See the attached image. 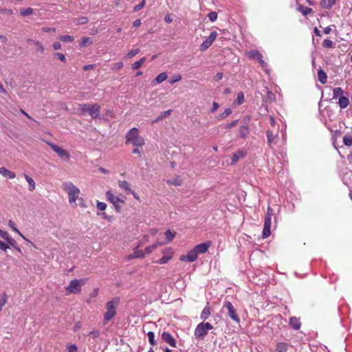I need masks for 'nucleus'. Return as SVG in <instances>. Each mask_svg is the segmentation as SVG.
Returning <instances> with one entry per match:
<instances>
[{"instance_id":"nucleus-26","label":"nucleus","mask_w":352,"mask_h":352,"mask_svg":"<svg viewBox=\"0 0 352 352\" xmlns=\"http://www.w3.org/2000/svg\"><path fill=\"white\" fill-rule=\"evenodd\" d=\"M166 183L168 185H173L175 186H179L182 184V180L179 177H176L172 179H168L166 181Z\"/></svg>"},{"instance_id":"nucleus-16","label":"nucleus","mask_w":352,"mask_h":352,"mask_svg":"<svg viewBox=\"0 0 352 352\" xmlns=\"http://www.w3.org/2000/svg\"><path fill=\"white\" fill-rule=\"evenodd\" d=\"M0 174L9 179H14L16 177V174L14 172L9 170L5 167L0 168Z\"/></svg>"},{"instance_id":"nucleus-52","label":"nucleus","mask_w":352,"mask_h":352,"mask_svg":"<svg viewBox=\"0 0 352 352\" xmlns=\"http://www.w3.org/2000/svg\"><path fill=\"white\" fill-rule=\"evenodd\" d=\"M145 3H146V1L145 0H142L139 4L136 5L134 8H133V11L134 12H138L139 10H140L141 9H142L145 5Z\"/></svg>"},{"instance_id":"nucleus-64","label":"nucleus","mask_w":352,"mask_h":352,"mask_svg":"<svg viewBox=\"0 0 352 352\" xmlns=\"http://www.w3.org/2000/svg\"><path fill=\"white\" fill-rule=\"evenodd\" d=\"M88 335L91 336L93 338H97L100 336V331L98 330H94L90 331Z\"/></svg>"},{"instance_id":"nucleus-1","label":"nucleus","mask_w":352,"mask_h":352,"mask_svg":"<svg viewBox=\"0 0 352 352\" xmlns=\"http://www.w3.org/2000/svg\"><path fill=\"white\" fill-rule=\"evenodd\" d=\"M62 188L68 195V201L70 204L76 206V200L79 198L80 190L71 182H65L62 184Z\"/></svg>"},{"instance_id":"nucleus-34","label":"nucleus","mask_w":352,"mask_h":352,"mask_svg":"<svg viewBox=\"0 0 352 352\" xmlns=\"http://www.w3.org/2000/svg\"><path fill=\"white\" fill-rule=\"evenodd\" d=\"M165 236L167 242H170L173 240V239L175 236L176 232H171L170 230H167L165 232Z\"/></svg>"},{"instance_id":"nucleus-6","label":"nucleus","mask_w":352,"mask_h":352,"mask_svg":"<svg viewBox=\"0 0 352 352\" xmlns=\"http://www.w3.org/2000/svg\"><path fill=\"white\" fill-rule=\"evenodd\" d=\"M217 36V33L215 31H213L210 33V36L200 45L199 50L201 52L206 51L214 42L216 37Z\"/></svg>"},{"instance_id":"nucleus-17","label":"nucleus","mask_w":352,"mask_h":352,"mask_svg":"<svg viewBox=\"0 0 352 352\" xmlns=\"http://www.w3.org/2000/svg\"><path fill=\"white\" fill-rule=\"evenodd\" d=\"M250 133V128L247 125L241 126L239 129V135L243 139H245Z\"/></svg>"},{"instance_id":"nucleus-54","label":"nucleus","mask_w":352,"mask_h":352,"mask_svg":"<svg viewBox=\"0 0 352 352\" xmlns=\"http://www.w3.org/2000/svg\"><path fill=\"white\" fill-rule=\"evenodd\" d=\"M67 352H78V347L76 344H69L67 346Z\"/></svg>"},{"instance_id":"nucleus-60","label":"nucleus","mask_w":352,"mask_h":352,"mask_svg":"<svg viewBox=\"0 0 352 352\" xmlns=\"http://www.w3.org/2000/svg\"><path fill=\"white\" fill-rule=\"evenodd\" d=\"M171 110L165 111L162 113V114L157 118V119L155 121L160 120L163 119L164 118L169 116L170 114Z\"/></svg>"},{"instance_id":"nucleus-9","label":"nucleus","mask_w":352,"mask_h":352,"mask_svg":"<svg viewBox=\"0 0 352 352\" xmlns=\"http://www.w3.org/2000/svg\"><path fill=\"white\" fill-rule=\"evenodd\" d=\"M198 258V254L194 248L188 252L186 255H182L180 257V260L187 262H194Z\"/></svg>"},{"instance_id":"nucleus-10","label":"nucleus","mask_w":352,"mask_h":352,"mask_svg":"<svg viewBox=\"0 0 352 352\" xmlns=\"http://www.w3.org/2000/svg\"><path fill=\"white\" fill-rule=\"evenodd\" d=\"M101 107L99 104L95 103L93 104H90V107L89 109V114L90 116L95 119L97 118L100 113Z\"/></svg>"},{"instance_id":"nucleus-28","label":"nucleus","mask_w":352,"mask_h":352,"mask_svg":"<svg viewBox=\"0 0 352 352\" xmlns=\"http://www.w3.org/2000/svg\"><path fill=\"white\" fill-rule=\"evenodd\" d=\"M146 58L143 57V58H140L138 61H136L134 63H133L131 65L132 69L136 70V69H138L139 68H140L144 64V63L146 62Z\"/></svg>"},{"instance_id":"nucleus-56","label":"nucleus","mask_w":352,"mask_h":352,"mask_svg":"<svg viewBox=\"0 0 352 352\" xmlns=\"http://www.w3.org/2000/svg\"><path fill=\"white\" fill-rule=\"evenodd\" d=\"M96 206L97 208L101 211H104L107 208V204L104 202L98 201Z\"/></svg>"},{"instance_id":"nucleus-19","label":"nucleus","mask_w":352,"mask_h":352,"mask_svg":"<svg viewBox=\"0 0 352 352\" xmlns=\"http://www.w3.org/2000/svg\"><path fill=\"white\" fill-rule=\"evenodd\" d=\"M145 251L143 252L142 250H135L133 254L128 256V260H131L134 258H143L145 256Z\"/></svg>"},{"instance_id":"nucleus-43","label":"nucleus","mask_w":352,"mask_h":352,"mask_svg":"<svg viewBox=\"0 0 352 352\" xmlns=\"http://www.w3.org/2000/svg\"><path fill=\"white\" fill-rule=\"evenodd\" d=\"M89 107L90 104L86 103L78 104V110L81 111L82 112H89Z\"/></svg>"},{"instance_id":"nucleus-57","label":"nucleus","mask_w":352,"mask_h":352,"mask_svg":"<svg viewBox=\"0 0 352 352\" xmlns=\"http://www.w3.org/2000/svg\"><path fill=\"white\" fill-rule=\"evenodd\" d=\"M210 315V309H203L201 318L202 319H207L208 316Z\"/></svg>"},{"instance_id":"nucleus-20","label":"nucleus","mask_w":352,"mask_h":352,"mask_svg":"<svg viewBox=\"0 0 352 352\" xmlns=\"http://www.w3.org/2000/svg\"><path fill=\"white\" fill-rule=\"evenodd\" d=\"M336 0H321V6L324 8L329 10L331 7L336 4Z\"/></svg>"},{"instance_id":"nucleus-14","label":"nucleus","mask_w":352,"mask_h":352,"mask_svg":"<svg viewBox=\"0 0 352 352\" xmlns=\"http://www.w3.org/2000/svg\"><path fill=\"white\" fill-rule=\"evenodd\" d=\"M289 324L290 327L294 330H299L301 327V322L300 321V318H296L295 316L291 317L289 318Z\"/></svg>"},{"instance_id":"nucleus-23","label":"nucleus","mask_w":352,"mask_h":352,"mask_svg":"<svg viewBox=\"0 0 352 352\" xmlns=\"http://www.w3.org/2000/svg\"><path fill=\"white\" fill-rule=\"evenodd\" d=\"M248 57L252 59L259 60L260 58H263L262 54L257 50H252L247 53Z\"/></svg>"},{"instance_id":"nucleus-27","label":"nucleus","mask_w":352,"mask_h":352,"mask_svg":"<svg viewBox=\"0 0 352 352\" xmlns=\"http://www.w3.org/2000/svg\"><path fill=\"white\" fill-rule=\"evenodd\" d=\"M318 80L322 84H325L327 82V76L326 73L323 70L320 69L318 72Z\"/></svg>"},{"instance_id":"nucleus-46","label":"nucleus","mask_w":352,"mask_h":352,"mask_svg":"<svg viewBox=\"0 0 352 352\" xmlns=\"http://www.w3.org/2000/svg\"><path fill=\"white\" fill-rule=\"evenodd\" d=\"M343 142L346 146H350L352 145V135H345L343 138Z\"/></svg>"},{"instance_id":"nucleus-22","label":"nucleus","mask_w":352,"mask_h":352,"mask_svg":"<svg viewBox=\"0 0 352 352\" xmlns=\"http://www.w3.org/2000/svg\"><path fill=\"white\" fill-rule=\"evenodd\" d=\"M120 302V298L119 297H115L107 303L106 308H116L119 306Z\"/></svg>"},{"instance_id":"nucleus-63","label":"nucleus","mask_w":352,"mask_h":352,"mask_svg":"<svg viewBox=\"0 0 352 352\" xmlns=\"http://www.w3.org/2000/svg\"><path fill=\"white\" fill-rule=\"evenodd\" d=\"M9 245H12V247H15L16 245V241L14 238L10 236L7 241H6Z\"/></svg>"},{"instance_id":"nucleus-7","label":"nucleus","mask_w":352,"mask_h":352,"mask_svg":"<svg viewBox=\"0 0 352 352\" xmlns=\"http://www.w3.org/2000/svg\"><path fill=\"white\" fill-rule=\"evenodd\" d=\"M48 144L60 157L69 159L70 155L66 150L54 144L49 143Z\"/></svg>"},{"instance_id":"nucleus-51","label":"nucleus","mask_w":352,"mask_h":352,"mask_svg":"<svg viewBox=\"0 0 352 352\" xmlns=\"http://www.w3.org/2000/svg\"><path fill=\"white\" fill-rule=\"evenodd\" d=\"M236 101V102L239 104H241L242 103H243V102H244V94H243V92L238 93Z\"/></svg>"},{"instance_id":"nucleus-48","label":"nucleus","mask_w":352,"mask_h":352,"mask_svg":"<svg viewBox=\"0 0 352 352\" xmlns=\"http://www.w3.org/2000/svg\"><path fill=\"white\" fill-rule=\"evenodd\" d=\"M322 45L325 48H331L333 47V43L329 39H324L322 43Z\"/></svg>"},{"instance_id":"nucleus-25","label":"nucleus","mask_w":352,"mask_h":352,"mask_svg":"<svg viewBox=\"0 0 352 352\" xmlns=\"http://www.w3.org/2000/svg\"><path fill=\"white\" fill-rule=\"evenodd\" d=\"M349 104V100L348 98L345 96H340L338 101V104L341 109H344L347 107Z\"/></svg>"},{"instance_id":"nucleus-37","label":"nucleus","mask_w":352,"mask_h":352,"mask_svg":"<svg viewBox=\"0 0 352 352\" xmlns=\"http://www.w3.org/2000/svg\"><path fill=\"white\" fill-rule=\"evenodd\" d=\"M228 315L229 316L236 322H239V318L238 317V315L236 312V309H228Z\"/></svg>"},{"instance_id":"nucleus-62","label":"nucleus","mask_w":352,"mask_h":352,"mask_svg":"<svg viewBox=\"0 0 352 352\" xmlns=\"http://www.w3.org/2000/svg\"><path fill=\"white\" fill-rule=\"evenodd\" d=\"M0 12L3 14H8V15L12 14V13H13L12 10L11 9H8V8H6L1 9Z\"/></svg>"},{"instance_id":"nucleus-21","label":"nucleus","mask_w":352,"mask_h":352,"mask_svg":"<svg viewBox=\"0 0 352 352\" xmlns=\"http://www.w3.org/2000/svg\"><path fill=\"white\" fill-rule=\"evenodd\" d=\"M26 41L28 43L36 44V45L37 46L36 51L39 52L40 53L44 52V50H45L44 47L43 46V45L41 44V43L40 41H36V40H33L31 38H28Z\"/></svg>"},{"instance_id":"nucleus-13","label":"nucleus","mask_w":352,"mask_h":352,"mask_svg":"<svg viewBox=\"0 0 352 352\" xmlns=\"http://www.w3.org/2000/svg\"><path fill=\"white\" fill-rule=\"evenodd\" d=\"M266 135L267 144L270 148H272V144L276 143V140L278 138V133H274L272 131L267 130L266 131Z\"/></svg>"},{"instance_id":"nucleus-31","label":"nucleus","mask_w":352,"mask_h":352,"mask_svg":"<svg viewBox=\"0 0 352 352\" xmlns=\"http://www.w3.org/2000/svg\"><path fill=\"white\" fill-rule=\"evenodd\" d=\"M232 111L230 108H226L222 113L219 114L217 117V118L219 120H223L226 118H227L229 115H230L232 113Z\"/></svg>"},{"instance_id":"nucleus-50","label":"nucleus","mask_w":352,"mask_h":352,"mask_svg":"<svg viewBox=\"0 0 352 352\" xmlns=\"http://www.w3.org/2000/svg\"><path fill=\"white\" fill-rule=\"evenodd\" d=\"M123 65L124 64L122 62H117L112 64L111 69L118 71L121 69L123 67Z\"/></svg>"},{"instance_id":"nucleus-44","label":"nucleus","mask_w":352,"mask_h":352,"mask_svg":"<svg viewBox=\"0 0 352 352\" xmlns=\"http://www.w3.org/2000/svg\"><path fill=\"white\" fill-rule=\"evenodd\" d=\"M147 336H148V342L149 343L153 345V346H155L156 345V342L155 340V334L152 331H149L148 333H147Z\"/></svg>"},{"instance_id":"nucleus-58","label":"nucleus","mask_w":352,"mask_h":352,"mask_svg":"<svg viewBox=\"0 0 352 352\" xmlns=\"http://www.w3.org/2000/svg\"><path fill=\"white\" fill-rule=\"evenodd\" d=\"M209 19L211 21H214L217 20V14L216 12H210L208 15Z\"/></svg>"},{"instance_id":"nucleus-38","label":"nucleus","mask_w":352,"mask_h":352,"mask_svg":"<svg viewBox=\"0 0 352 352\" xmlns=\"http://www.w3.org/2000/svg\"><path fill=\"white\" fill-rule=\"evenodd\" d=\"M182 76L181 74H173L170 79L169 80V83L173 85L177 82H179L182 80Z\"/></svg>"},{"instance_id":"nucleus-3","label":"nucleus","mask_w":352,"mask_h":352,"mask_svg":"<svg viewBox=\"0 0 352 352\" xmlns=\"http://www.w3.org/2000/svg\"><path fill=\"white\" fill-rule=\"evenodd\" d=\"M87 279H74L70 281L69 285L65 287V294H78L81 292L82 286L86 283Z\"/></svg>"},{"instance_id":"nucleus-5","label":"nucleus","mask_w":352,"mask_h":352,"mask_svg":"<svg viewBox=\"0 0 352 352\" xmlns=\"http://www.w3.org/2000/svg\"><path fill=\"white\" fill-rule=\"evenodd\" d=\"M107 199L113 204L117 212H120L122 210V204L124 201L118 196H115L111 191H107L106 193Z\"/></svg>"},{"instance_id":"nucleus-32","label":"nucleus","mask_w":352,"mask_h":352,"mask_svg":"<svg viewBox=\"0 0 352 352\" xmlns=\"http://www.w3.org/2000/svg\"><path fill=\"white\" fill-rule=\"evenodd\" d=\"M160 245H162V243H160L159 241H155L152 245L145 248V254H151L155 249H156Z\"/></svg>"},{"instance_id":"nucleus-41","label":"nucleus","mask_w":352,"mask_h":352,"mask_svg":"<svg viewBox=\"0 0 352 352\" xmlns=\"http://www.w3.org/2000/svg\"><path fill=\"white\" fill-rule=\"evenodd\" d=\"M93 43V40L90 37H85L82 38L81 43H80V46L82 47H85V46H87V45H90Z\"/></svg>"},{"instance_id":"nucleus-33","label":"nucleus","mask_w":352,"mask_h":352,"mask_svg":"<svg viewBox=\"0 0 352 352\" xmlns=\"http://www.w3.org/2000/svg\"><path fill=\"white\" fill-rule=\"evenodd\" d=\"M288 345L284 342H279L276 345V351L277 352H287V351Z\"/></svg>"},{"instance_id":"nucleus-42","label":"nucleus","mask_w":352,"mask_h":352,"mask_svg":"<svg viewBox=\"0 0 352 352\" xmlns=\"http://www.w3.org/2000/svg\"><path fill=\"white\" fill-rule=\"evenodd\" d=\"M298 10L304 15L306 16L312 12V9L308 7L300 6Z\"/></svg>"},{"instance_id":"nucleus-40","label":"nucleus","mask_w":352,"mask_h":352,"mask_svg":"<svg viewBox=\"0 0 352 352\" xmlns=\"http://www.w3.org/2000/svg\"><path fill=\"white\" fill-rule=\"evenodd\" d=\"M343 89L341 87H336L333 89V98L336 99L343 94Z\"/></svg>"},{"instance_id":"nucleus-59","label":"nucleus","mask_w":352,"mask_h":352,"mask_svg":"<svg viewBox=\"0 0 352 352\" xmlns=\"http://www.w3.org/2000/svg\"><path fill=\"white\" fill-rule=\"evenodd\" d=\"M10 248L9 245L6 244L5 242L0 240V250L3 252H7V250Z\"/></svg>"},{"instance_id":"nucleus-24","label":"nucleus","mask_w":352,"mask_h":352,"mask_svg":"<svg viewBox=\"0 0 352 352\" xmlns=\"http://www.w3.org/2000/svg\"><path fill=\"white\" fill-rule=\"evenodd\" d=\"M24 177L29 184V190L30 191L34 190L35 188H36V184H35V182L34 181V179L31 177H30L29 175H28L26 174L24 175Z\"/></svg>"},{"instance_id":"nucleus-35","label":"nucleus","mask_w":352,"mask_h":352,"mask_svg":"<svg viewBox=\"0 0 352 352\" xmlns=\"http://www.w3.org/2000/svg\"><path fill=\"white\" fill-rule=\"evenodd\" d=\"M167 78H168L167 74L166 72H162L157 76L155 80L157 83H161L163 81H164L165 80H166Z\"/></svg>"},{"instance_id":"nucleus-39","label":"nucleus","mask_w":352,"mask_h":352,"mask_svg":"<svg viewBox=\"0 0 352 352\" xmlns=\"http://www.w3.org/2000/svg\"><path fill=\"white\" fill-rule=\"evenodd\" d=\"M34 10L32 8H28L26 9H21L20 14L22 16H27L33 14Z\"/></svg>"},{"instance_id":"nucleus-12","label":"nucleus","mask_w":352,"mask_h":352,"mask_svg":"<svg viewBox=\"0 0 352 352\" xmlns=\"http://www.w3.org/2000/svg\"><path fill=\"white\" fill-rule=\"evenodd\" d=\"M162 338L164 342L173 347H176V341L173 336L168 332L164 331L162 334Z\"/></svg>"},{"instance_id":"nucleus-2","label":"nucleus","mask_w":352,"mask_h":352,"mask_svg":"<svg viewBox=\"0 0 352 352\" xmlns=\"http://www.w3.org/2000/svg\"><path fill=\"white\" fill-rule=\"evenodd\" d=\"M131 143L136 147L142 146L144 144V140L139 135L138 129L133 127L126 135V144Z\"/></svg>"},{"instance_id":"nucleus-53","label":"nucleus","mask_w":352,"mask_h":352,"mask_svg":"<svg viewBox=\"0 0 352 352\" xmlns=\"http://www.w3.org/2000/svg\"><path fill=\"white\" fill-rule=\"evenodd\" d=\"M239 122V120H233L232 122H231L230 123H228L227 124L225 125L224 128L226 129H230L233 127H234L235 126H236V124H238Z\"/></svg>"},{"instance_id":"nucleus-36","label":"nucleus","mask_w":352,"mask_h":352,"mask_svg":"<svg viewBox=\"0 0 352 352\" xmlns=\"http://www.w3.org/2000/svg\"><path fill=\"white\" fill-rule=\"evenodd\" d=\"M8 226H10V228L14 232H16V233L19 234L20 236L25 241H28V239L19 231V230L16 228V227L15 226V223H14V221H12V220H10L9 222H8Z\"/></svg>"},{"instance_id":"nucleus-8","label":"nucleus","mask_w":352,"mask_h":352,"mask_svg":"<svg viewBox=\"0 0 352 352\" xmlns=\"http://www.w3.org/2000/svg\"><path fill=\"white\" fill-rule=\"evenodd\" d=\"M271 224H272V218L267 217H265L263 229L262 232V237L263 239H266L271 234Z\"/></svg>"},{"instance_id":"nucleus-47","label":"nucleus","mask_w":352,"mask_h":352,"mask_svg":"<svg viewBox=\"0 0 352 352\" xmlns=\"http://www.w3.org/2000/svg\"><path fill=\"white\" fill-rule=\"evenodd\" d=\"M59 39L63 42H72L74 40V38L72 36L69 35H63L59 37Z\"/></svg>"},{"instance_id":"nucleus-15","label":"nucleus","mask_w":352,"mask_h":352,"mask_svg":"<svg viewBox=\"0 0 352 352\" xmlns=\"http://www.w3.org/2000/svg\"><path fill=\"white\" fill-rule=\"evenodd\" d=\"M246 155V151L244 150H239L233 153L232 157V164H236L240 158L244 157Z\"/></svg>"},{"instance_id":"nucleus-61","label":"nucleus","mask_w":352,"mask_h":352,"mask_svg":"<svg viewBox=\"0 0 352 352\" xmlns=\"http://www.w3.org/2000/svg\"><path fill=\"white\" fill-rule=\"evenodd\" d=\"M54 56L58 57L59 60H60L62 62L65 63L66 62V57L65 56L60 52H56L54 54Z\"/></svg>"},{"instance_id":"nucleus-4","label":"nucleus","mask_w":352,"mask_h":352,"mask_svg":"<svg viewBox=\"0 0 352 352\" xmlns=\"http://www.w3.org/2000/svg\"><path fill=\"white\" fill-rule=\"evenodd\" d=\"M212 328L213 326L209 322H201L195 330V336L196 338L203 339Z\"/></svg>"},{"instance_id":"nucleus-49","label":"nucleus","mask_w":352,"mask_h":352,"mask_svg":"<svg viewBox=\"0 0 352 352\" xmlns=\"http://www.w3.org/2000/svg\"><path fill=\"white\" fill-rule=\"evenodd\" d=\"M7 300H8V296L5 293L0 296V308L5 306V305L7 302Z\"/></svg>"},{"instance_id":"nucleus-11","label":"nucleus","mask_w":352,"mask_h":352,"mask_svg":"<svg viewBox=\"0 0 352 352\" xmlns=\"http://www.w3.org/2000/svg\"><path fill=\"white\" fill-rule=\"evenodd\" d=\"M211 245L210 241H206L205 243H202L200 244H198L195 245L193 248L195 250L197 253L199 254H204L206 253L208 250L210 246Z\"/></svg>"},{"instance_id":"nucleus-45","label":"nucleus","mask_w":352,"mask_h":352,"mask_svg":"<svg viewBox=\"0 0 352 352\" xmlns=\"http://www.w3.org/2000/svg\"><path fill=\"white\" fill-rule=\"evenodd\" d=\"M140 52V49L137 48V49H133L131 50H130L126 54V57L127 58H133V56H135V55H137L138 53Z\"/></svg>"},{"instance_id":"nucleus-18","label":"nucleus","mask_w":352,"mask_h":352,"mask_svg":"<svg viewBox=\"0 0 352 352\" xmlns=\"http://www.w3.org/2000/svg\"><path fill=\"white\" fill-rule=\"evenodd\" d=\"M116 315L115 309H108L104 315V324H107Z\"/></svg>"},{"instance_id":"nucleus-29","label":"nucleus","mask_w":352,"mask_h":352,"mask_svg":"<svg viewBox=\"0 0 352 352\" xmlns=\"http://www.w3.org/2000/svg\"><path fill=\"white\" fill-rule=\"evenodd\" d=\"M118 186H119L120 188H121L122 190H124L127 191L128 192L131 191V189L130 188V184L126 181H121V180L118 181Z\"/></svg>"},{"instance_id":"nucleus-30","label":"nucleus","mask_w":352,"mask_h":352,"mask_svg":"<svg viewBox=\"0 0 352 352\" xmlns=\"http://www.w3.org/2000/svg\"><path fill=\"white\" fill-rule=\"evenodd\" d=\"M172 254H173V252H170L169 255H166V256H162L161 258H160L157 261H155V263H156L157 264H161V265L167 263L171 259Z\"/></svg>"},{"instance_id":"nucleus-55","label":"nucleus","mask_w":352,"mask_h":352,"mask_svg":"<svg viewBox=\"0 0 352 352\" xmlns=\"http://www.w3.org/2000/svg\"><path fill=\"white\" fill-rule=\"evenodd\" d=\"M0 236L5 241H7L11 236L8 234V232L3 231L0 229Z\"/></svg>"}]
</instances>
